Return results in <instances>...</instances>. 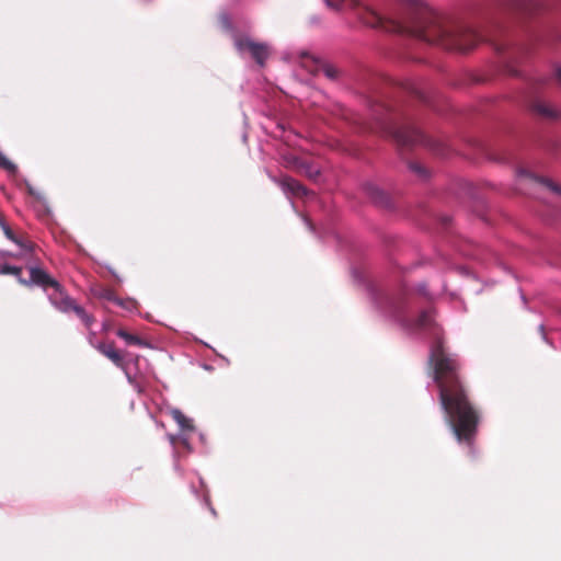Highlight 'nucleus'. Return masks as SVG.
Wrapping results in <instances>:
<instances>
[{"instance_id": "nucleus-19", "label": "nucleus", "mask_w": 561, "mask_h": 561, "mask_svg": "<svg viewBox=\"0 0 561 561\" xmlns=\"http://www.w3.org/2000/svg\"><path fill=\"white\" fill-rule=\"evenodd\" d=\"M0 167L11 173H14L16 171V165L14 163H12L9 159H7V157L3 156L1 152H0Z\"/></svg>"}, {"instance_id": "nucleus-7", "label": "nucleus", "mask_w": 561, "mask_h": 561, "mask_svg": "<svg viewBox=\"0 0 561 561\" xmlns=\"http://www.w3.org/2000/svg\"><path fill=\"white\" fill-rule=\"evenodd\" d=\"M50 302L61 312H73L77 302L69 295H67L61 286L55 288V291L49 296Z\"/></svg>"}, {"instance_id": "nucleus-5", "label": "nucleus", "mask_w": 561, "mask_h": 561, "mask_svg": "<svg viewBox=\"0 0 561 561\" xmlns=\"http://www.w3.org/2000/svg\"><path fill=\"white\" fill-rule=\"evenodd\" d=\"M499 7L522 15H533L543 9L539 0H499Z\"/></svg>"}, {"instance_id": "nucleus-8", "label": "nucleus", "mask_w": 561, "mask_h": 561, "mask_svg": "<svg viewBox=\"0 0 561 561\" xmlns=\"http://www.w3.org/2000/svg\"><path fill=\"white\" fill-rule=\"evenodd\" d=\"M275 181L288 195L302 197L308 194V190L299 181L290 176L284 175Z\"/></svg>"}, {"instance_id": "nucleus-24", "label": "nucleus", "mask_w": 561, "mask_h": 561, "mask_svg": "<svg viewBox=\"0 0 561 561\" xmlns=\"http://www.w3.org/2000/svg\"><path fill=\"white\" fill-rule=\"evenodd\" d=\"M557 79L561 82V67H559L556 71Z\"/></svg>"}, {"instance_id": "nucleus-16", "label": "nucleus", "mask_w": 561, "mask_h": 561, "mask_svg": "<svg viewBox=\"0 0 561 561\" xmlns=\"http://www.w3.org/2000/svg\"><path fill=\"white\" fill-rule=\"evenodd\" d=\"M73 313L82 321L87 329H90L94 323L95 319L93 316L89 314L81 306L77 305L73 310Z\"/></svg>"}, {"instance_id": "nucleus-1", "label": "nucleus", "mask_w": 561, "mask_h": 561, "mask_svg": "<svg viewBox=\"0 0 561 561\" xmlns=\"http://www.w3.org/2000/svg\"><path fill=\"white\" fill-rule=\"evenodd\" d=\"M404 12L397 19L385 20L371 8L357 0H325L334 10H356L362 22L371 27L407 34L447 50L467 51L480 41V35L469 26L447 20L422 0H400Z\"/></svg>"}, {"instance_id": "nucleus-13", "label": "nucleus", "mask_w": 561, "mask_h": 561, "mask_svg": "<svg viewBox=\"0 0 561 561\" xmlns=\"http://www.w3.org/2000/svg\"><path fill=\"white\" fill-rule=\"evenodd\" d=\"M172 419L178 423V425L181 427L182 431H194L193 421L188 419L184 413L179 410L174 409L171 411Z\"/></svg>"}, {"instance_id": "nucleus-17", "label": "nucleus", "mask_w": 561, "mask_h": 561, "mask_svg": "<svg viewBox=\"0 0 561 561\" xmlns=\"http://www.w3.org/2000/svg\"><path fill=\"white\" fill-rule=\"evenodd\" d=\"M22 268L19 266H13L9 264H0V274H10L18 277H21Z\"/></svg>"}, {"instance_id": "nucleus-3", "label": "nucleus", "mask_w": 561, "mask_h": 561, "mask_svg": "<svg viewBox=\"0 0 561 561\" xmlns=\"http://www.w3.org/2000/svg\"><path fill=\"white\" fill-rule=\"evenodd\" d=\"M377 130L385 137L392 138L400 147L424 144L426 137L410 125L399 126L392 118H377Z\"/></svg>"}, {"instance_id": "nucleus-20", "label": "nucleus", "mask_w": 561, "mask_h": 561, "mask_svg": "<svg viewBox=\"0 0 561 561\" xmlns=\"http://www.w3.org/2000/svg\"><path fill=\"white\" fill-rule=\"evenodd\" d=\"M0 226L5 234V237L14 242H16V239H15V236L13 233V231L11 230V228L2 220V218L0 217Z\"/></svg>"}, {"instance_id": "nucleus-25", "label": "nucleus", "mask_w": 561, "mask_h": 561, "mask_svg": "<svg viewBox=\"0 0 561 561\" xmlns=\"http://www.w3.org/2000/svg\"><path fill=\"white\" fill-rule=\"evenodd\" d=\"M169 438H170L171 444H173V445H174V444H175V442H176V437H175V436H173V435H170V436H169Z\"/></svg>"}, {"instance_id": "nucleus-18", "label": "nucleus", "mask_w": 561, "mask_h": 561, "mask_svg": "<svg viewBox=\"0 0 561 561\" xmlns=\"http://www.w3.org/2000/svg\"><path fill=\"white\" fill-rule=\"evenodd\" d=\"M409 168L412 172H414L420 178H426L427 171L426 169L419 162H410Z\"/></svg>"}, {"instance_id": "nucleus-4", "label": "nucleus", "mask_w": 561, "mask_h": 561, "mask_svg": "<svg viewBox=\"0 0 561 561\" xmlns=\"http://www.w3.org/2000/svg\"><path fill=\"white\" fill-rule=\"evenodd\" d=\"M233 44L239 54H249L261 67L265 66L271 55V48L266 43L256 42L248 35H236Z\"/></svg>"}, {"instance_id": "nucleus-15", "label": "nucleus", "mask_w": 561, "mask_h": 561, "mask_svg": "<svg viewBox=\"0 0 561 561\" xmlns=\"http://www.w3.org/2000/svg\"><path fill=\"white\" fill-rule=\"evenodd\" d=\"M520 175H525V176H528L530 178L531 180L542 184L543 186H546L548 190H550L551 192L560 195L561 194V186H559L558 184L553 183L551 180L549 179H545V178H538V176H535V175H531L529 174L528 172L526 171H520L519 173Z\"/></svg>"}, {"instance_id": "nucleus-2", "label": "nucleus", "mask_w": 561, "mask_h": 561, "mask_svg": "<svg viewBox=\"0 0 561 561\" xmlns=\"http://www.w3.org/2000/svg\"><path fill=\"white\" fill-rule=\"evenodd\" d=\"M400 320L405 327L426 331L432 336L428 365L439 390V403L445 412L446 422L458 442L471 443L477 433L479 413L470 401L461 376L460 362L456 355L447 352L443 331L436 324L432 311H423L414 321Z\"/></svg>"}, {"instance_id": "nucleus-6", "label": "nucleus", "mask_w": 561, "mask_h": 561, "mask_svg": "<svg viewBox=\"0 0 561 561\" xmlns=\"http://www.w3.org/2000/svg\"><path fill=\"white\" fill-rule=\"evenodd\" d=\"M19 283L23 286H32L36 285L44 289L47 287H59V283L54 279L46 271L41 267H31L30 268V279H25L23 277L19 278Z\"/></svg>"}, {"instance_id": "nucleus-11", "label": "nucleus", "mask_w": 561, "mask_h": 561, "mask_svg": "<svg viewBox=\"0 0 561 561\" xmlns=\"http://www.w3.org/2000/svg\"><path fill=\"white\" fill-rule=\"evenodd\" d=\"M301 57L306 62L309 60L314 62V69H311L310 71H322L324 76L331 80L339 78L340 71L336 67L329 64H320L316 59L311 58L307 53L302 54Z\"/></svg>"}, {"instance_id": "nucleus-12", "label": "nucleus", "mask_w": 561, "mask_h": 561, "mask_svg": "<svg viewBox=\"0 0 561 561\" xmlns=\"http://www.w3.org/2000/svg\"><path fill=\"white\" fill-rule=\"evenodd\" d=\"M531 111L543 118L552 119L557 117L556 110L551 105L542 101H535L531 104Z\"/></svg>"}, {"instance_id": "nucleus-14", "label": "nucleus", "mask_w": 561, "mask_h": 561, "mask_svg": "<svg viewBox=\"0 0 561 561\" xmlns=\"http://www.w3.org/2000/svg\"><path fill=\"white\" fill-rule=\"evenodd\" d=\"M117 336L123 339L128 345H135L139 347L147 346V343L138 335L131 334L125 329H118L116 332Z\"/></svg>"}, {"instance_id": "nucleus-26", "label": "nucleus", "mask_w": 561, "mask_h": 561, "mask_svg": "<svg viewBox=\"0 0 561 561\" xmlns=\"http://www.w3.org/2000/svg\"><path fill=\"white\" fill-rule=\"evenodd\" d=\"M382 110H385L386 112H388V107H385V106H380Z\"/></svg>"}, {"instance_id": "nucleus-10", "label": "nucleus", "mask_w": 561, "mask_h": 561, "mask_svg": "<svg viewBox=\"0 0 561 561\" xmlns=\"http://www.w3.org/2000/svg\"><path fill=\"white\" fill-rule=\"evenodd\" d=\"M365 191L369 198L379 206L389 207L390 206V197L387 193H385L381 188L374 184H366Z\"/></svg>"}, {"instance_id": "nucleus-22", "label": "nucleus", "mask_w": 561, "mask_h": 561, "mask_svg": "<svg viewBox=\"0 0 561 561\" xmlns=\"http://www.w3.org/2000/svg\"><path fill=\"white\" fill-rule=\"evenodd\" d=\"M495 49H496L499 53H505L507 48H506V46H504V45H497V46L495 47Z\"/></svg>"}, {"instance_id": "nucleus-23", "label": "nucleus", "mask_w": 561, "mask_h": 561, "mask_svg": "<svg viewBox=\"0 0 561 561\" xmlns=\"http://www.w3.org/2000/svg\"><path fill=\"white\" fill-rule=\"evenodd\" d=\"M103 297L111 300L113 298V293L111 290H105Z\"/></svg>"}, {"instance_id": "nucleus-21", "label": "nucleus", "mask_w": 561, "mask_h": 561, "mask_svg": "<svg viewBox=\"0 0 561 561\" xmlns=\"http://www.w3.org/2000/svg\"><path fill=\"white\" fill-rule=\"evenodd\" d=\"M306 175H308L309 178H316L319 172L318 171H312L310 170L309 168H306V170L304 171Z\"/></svg>"}, {"instance_id": "nucleus-9", "label": "nucleus", "mask_w": 561, "mask_h": 561, "mask_svg": "<svg viewBox=\"0 0 561 561\" xmlns=\"http://www.w3.org/2000/svg\"><path fill=\"white\" fill-rule=\"evenodd\" d=\"M96 350L107 357L114 365L119 368H125V360L119 351H117L113 343H100Z\"/></svg>"}]
</instances>
